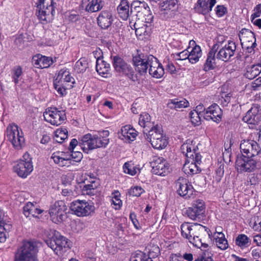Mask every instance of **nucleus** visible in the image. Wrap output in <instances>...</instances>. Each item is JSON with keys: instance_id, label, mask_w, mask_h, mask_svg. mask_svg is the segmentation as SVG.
<instances>
[{"instance_id": "obj_7", "label": "nucleus", "mask_w": 261, "mask_h": 261, "mask_svg": "<svg viewBox=\"0 0 261 261\" xmlns=\"http://www.w3.org/2000/svg\"><path fill=\"white\" fill-rule=\"evenodd\" d=\"M70 207L73 214L78 217L89 216L95 211L93 203L85 200H74L71 203Z\"/></svg>"}, {"instance_id": "obj_28", "label": "nucleus", "mask_w": 261, "mask_h": 261, "mask_svg": "<svg viewBox=\"0 0 261 261\" xmlns=\"http://www.w3.org/2000/svg\"><path fill=\"white\" fill-rule=\"evenodd\" d=\"M132 9L131 7L130 10L129 3L127 0H121L117 8L119 16L124 20H126L131 15Z\"/></svg>"}, {"instance_id": "obj_23", "label": "nucleus", "mask_w": 261, "mask_h": 261, "mask_svg": "<svg viewBox=\"0 0 261 261\" xmlns=\"http://www.w3.org/2000/svg\"><path fill=\"white\" fill-rule=\"evenodd\" d=\"M216 3V0H198L195 6V11L203 15L208 14Z\"/></svg>"}, {"instance_id": "obj_37", "label": "nucleus", "mask_w": 261, "mask_h": 261, "mask_svg": "<svg viewBox=\"0 0 261 261\" xmlns=\"http://www.w3.org/2000/svg\"><path fill=\"white\" fill-rule=\"evenodd\" d=\"M260 72L261 63H258L247 66L244 75L246 78L252 80L258 76Z\"/></svg>"}, {"instance_id": "obj_64", "label": "nucleus", "mask_w": 261, "mask_h": 261, "mask_svg": "<svg viewBox=\"0 0 261 261\" xmlns=\"http://www.w3.org/2000/svg\"><path fill=\"white\" fill-rule=\"evenodd\" d=\"M146 257L145 254L142 252L137 253L136 256L131 257L130 261H144Z\"/></svg>"}, {"instance_id": "obj_31", "label": "nucleus", "mask_w": 261, "mask_h": 261, "mask_svg": "<svg viewBox=\"0 0 261 261\" xmlns=\"http://www.w3.org/2000/svg\"><path fill=\"white\" fill-rule=\"evenodd\" d=\"M14 171L22 178H26L33 170V164H16Z\"/></svg>"}, {"instance_id": "obj_12", "label": "nucleus", "mask_w": 261, "mask_h": 261, "mask_svg": "<svg viewBox=\"0 0 261 261\" xmlns=\"http://www.w3.org/2000/svg\"><path fill=\"white\" fill-rule=\"evenodd\" d=\"M55 233L51 239H47L45 242L56 254L61 253L64 248L69 247L68 240L65 237L61 235L58 232L55 231Z\"/></svg>"}, {"instance_id": "obj_58", "label": "nucleus", "mask_w": 261, "mask_h": 261, "mask_svg": "<svg viewBox=\"0 0 261 261\" xmlns=\"http://www.w3.org/2000/svg\"><path fill=\"white\" fill-rule=\"evenodd\" d=\"M71 158L73 162H79L83 158V154L80 151H71Z\"/></svg>"}, {"instance_id": "obj_20", "label": "nucleus", "mask_w": 261, "mask_h": 261, "mask_svg": "<svg viewBox=\"0 0 261 261\" xmlns=\"http://www.w3.org/2000/svg\"><path fill=\"white\" fill-rule=\"evenodd\" d=\"M120 139L126 143L134 141L137 136V132L129 125H126L121 127L118 133Z\"/></svg>"}, {"instance_id": "obj_53", "label": "nucleus", "mask_w": 261, "mask_h": 261, "mask_svg": "<svg viewBox=\"0 0 261 261\" xmlns=\"http://www.w3.org/2000/svg\"><path fill=\"white\" fill-rule=\"evenodd\" d=\"M189 242L192 244L194 246L200 248L203 247V248H207L208 247V245L205 243L203 242L202 241V237L200 238H196L195 237V239L194 241L192 240H188Z\"/></svg>"}, {"instance_id": "obj_1", "label": "nucleus", "mask_w": 261, "mask_h": 261, "mask_svg": "<svg viewBox=\"0 0 261 261\" xmlns=\"http://www.w3.org/2000/svg\"><path fill=\"white\" fill-rule=\"evenodd\" d=\"M242 154L238 156L236 163H248L253 161V163L260 162L254 158L260 151V147L257 143L253 140H244L240 144Z\"/></svg>"}, {"instance_id": "obj_11", "label": "nucleus", "mask_w": 261, "mask_h": 261, "mask_svg": "<svg viewBox=\"0 0 261 261\" xmlns=\"http://www.w3.org/2000/svg\"><path fill=\"white\" fill-rule=\"evenodd\" d=\"M239 37L243 47L246 48L248 53H251L256 47V38L254 34L250 30L243 28L239 32Z\"/></svg>"}, {"instance_id": "obj_14", "label": "nucleus", "mask_w": 261, "mask_h": 261, "mask_svg": "<svg viewBox=\"0 0 261 261\" xmlns=\"http://www.w3.org/2000/svg\"><path fill=\"white\" fill-rule=\"evenodd\" d=\"M204 213V202L201 199L194 200L192 207H189L187 210L188 217L192 220L200 219Z\"/></svg>"}, {"instance_id": "obj_50", "label": "nucleus", "mask_w": 261, "mask_h": 261, "mask_svg": "<svg viewBox=\"0 0 261 261\" xmlns=\"http://www.w3.org/2000/svg\"><path fill=\"white\" fill-rule=\"evenodd\" d=\"M22 73V68L20 66H16L12 70V78L16 85L19 83V78Z\"/></svg>"}, {"instance_id": "obj_63", "label": "nucleus", "mask_w": 261, "mask_h": 261, "mask_svg": "<svg viewBox=\"0 0 261 261\" xmlns=\"http://www.w3.org/2000/svg\"><path fill=\"white\" fill-rule=\"evenodd\" d=\"M206 249L202 250L203 252L200 255V256L198 257V258L203 259H206L210 258H212V257L213 256V254L212 253L211 251H210L209 248L208 247L206 248Z\"/></svg>"}, {"instance_id": "obj_59", "label": "nucleus", "mask_w": 261, "mask_h": 261, "mask_svg": "<svg viewBox=\"0 0 261 261\" xmlns=\"http://www.w3.org/2000/svg\"><path fill=\"white\" fill-rule=\"evenodd\" d=\"M80 15L76 12H71L67 15V19L71 22H76L80 20Z\"/></svg>"}, {"instance_id": "obj_35", "label": "nucleus", "mask_w": 261, "mask_h": 261, "mask_svg": "<svg viewBox=\"0 0 261 261\" xmlns=\"http://www.w3.org/2000/svg\"><path fill=\"white\" fill-rule=\"evenodd\" d=\"M42 211L37 208L33 203L29 202L23 207V214L26 217L31 216L37 217V215L41 214Z\"/></svg>"}, {"instance_id": "obj_26", "label": "nucleus", "mask_w": 261, "mask_h": 261, "mask_svg": "<svg viewBox=\"0 0 261 261\" xmlns=\"http://www.w3.org/2000/svg\"><path fill=\"white\" fill-rule=\"evenodd\" d=\"M189 47L192 48L189 53V61L192 64L197 63L202 55L201 48L199 45H196L195 42L191 40L189 41Z\"/></svg>"}, {"instance_id": "obj_30", "label": "nucleus", "mask_w": 261, "mask_h": 261, "mask_svg": "<svg viewBox=\"0 0 261 261\" xmlns=\"http://www.w3.org/2000/svg\"><path fill=\"white\" fill-rule=\"evenodd\" d=\"M139 124L144 128V133L146 134L145 131L148 132L150 129H152L153 127H155L156 125L151 121V117L150 115L146 112L142 113L140 114L139 119Z\"/></svg>"}, {"instance_id": "obj_6", "label": "nucleus", "mask_w": 261, "mask_h": 261, "mask_svg": "<svg viewBox=\"0 0 261 261\" xmlns=\"http://www.w3.org/2000/svg\"><path fill=\"white\" fill-rule=\"evenodd\" d=\"M6 136L13 147L19 149L25 145V139L21 129L15 123L9 124L6 130Z\"/></svg>"}, {"instance_id": "obj_22", "label": "nucleus", "mask_w": 261, "mask_h": 261, "mask_svg": "<svg viewBox=\"0 0 261 261\" xmlns=\"http://www.w3.org/2000/svg\"><path fill=\"white\" fill-rule=\"evenodd\" d=\"M79 146L84 152L88 153L89 151L96 148V141L92 138V135L87 134L79 140Z\"/></svg>"}, {"instance_id": "obj_46", "label": "nucleus", "mask_w": 261, "mask_h": 261, "mask_svg": "<svg viewBox=\"0 0 261 261\" xmlns=\"http://www.w3.org/2000/svg\"><path fill=\"white\" fill-rule=\"evenodd\" d=\"M182 170L185 174L191 175L199 173L201 171L197 164H184Z\"/></svg>"}, {"instance_id": "obj_13", "label": "nucleus", "mask_w": 261, "mask_h": 261, "mask_svg": "<svg viewBox=\"0 0 261 261\" xmlns=\"http://www.w3.org/2000/svg\"><path fill=\"white\" fill-rule=\"evenodd\" d=\"M219 51L216 55L217 59L224 62L228 61L231 57L234 56L237 48L235 42L228 40L224 45H219Z\"/></svg>"}, {"instance_id": "obj_41", "label": "nucleus", "mask_w": 261, "mask_h": 261, "mask_svg": "<svg viewBox=\"0 0 261 261\" xmlns=\"http://www.w3.org/2000/svg\"><path fill=\"white\" fill-rule=\"evenodd\" d=\"M236 245L242 249L249 247L251 244V240L244 234H240L236 238Z\"/></svg>"}, {"instance_id": "obj_4", "label": "nucleus", "mask_w": 261, "mask_h": 261, "mask_svg": "<svg viewBox=\"0 0 261 261\" xmlns=\"http://www.w3.org/2000/svg\"><path fill=\"white\" fill-rule=\"evenodd\" d=\"M182 236L187 240L194 241L195 237L200 238L208 234L210 230L206 227L197 223L184 222L180 226Z\"/></svg>"}, {"instance_id": "obj_2", "label": "nucleus", "mask_w": 261, "mask_h": 261, "mask_svg": "<svg viewBox=\"0 0 261 261\" xmlns=\"http://www.w3.org/2000/svg\"><path fill=\"white\" fill-rule=\"evenodd\" d=\"M74 78L67 69H62L58 72L54 80V86L58 94L61 96L67 94L66 90L73 87Z\"/></svg>"}, {"instance_id": "obj_60", "label": "nucleus", "mask_w": 261, "mask_h": 261, "mask_svg": "<svg viewBox=\"0 0 261 261\" xmlns=\"http://www.w3.org/2000/svg\"><path fill=\"white\" fill-rule=\"evenodd\" d=\"M62 155H63V154L59 152H55L53 154L51 158L53 159L55 163L63 162L65 160V159L61 156Z\"/></svg>"}, {"instance_id": "obj_15", "label": "nucleus", "mask_w": 261, "mask_h": 261, "mask_svg": "<svg viewBox=\"0 0 261 261\" xmlns=\"http://www.w3.org/2000/svg\"><path fill=\"white\" fill-rule=\"evenodd\" d=\"M177 192L179 195L185 199L191 197L194 192V188L189 180L180 177L175 182Z\"/></svg>"}, {"instance_id": "obj_48", "label": "nucleus", "mask_w": 261, "mask_h": 261, "mask_svg": "<svg viewBox=\"0 0 261 261\" xmlns=\"http://www.w3.org/2000/svg\"><path fill=\"white\" fill-rule=\"evenodd\" d=\"M113 196L111 199V204L115 210H119L122 205V202L120 199V193L118 191H115L112 193Z\"/></svg>"}, {"instance_id": "obj_16", "label": "nucleus", "mask_w": 261, "mask_h": 261, "mask_svg": "<svg viewBox=\"0 0 261 261\" xmlns=\"http://www.w3.org/2000/svg\"><path fill=\"white\" fill-rule=\"evenodd\" d=\"M151 55H139L133 57V64L136 70L141 74L146 73L149 67L150 57H153Z\"/></svg>"}, {"instance_id": "obj_55", "label": "nucleus", "mask_w": 261, "mask_h": 261, "mask_svg": "<svg viewBox=\"0 0 261 261\" xmlns=\"http://www.w3.org/2000/svg\"><path fill=\"white\" fill-rule=\"evenodd\" d=\"M215 13L218 17H223L227 13V9L224 5H217L215 9Z\"/></svg>"}, {"instance_id": "obj_49", "label": "nucleus", "mask_w": 261, "mask_h": 261, "mask_svg": "<svg viewBox=\"0 0 261 261\" xmlns=\"http://www.w3.org/2000/svg\"><path fill=\"white\" fill-rule=\"evenodd\" d=\"M256 164H236V168L240 173L243 172H251L256 168Z\"/></svg>"}, {"instance_id": "obj_52", "label": "nucleus", "mask_w": 261, "mask_h": 261, "mask_svg": "<svg viewBox=\"0 0 261 261\" xmlns=\"http://www.w3.org/2000/svg\"><path fill=\"white\" fill-rule=\"evenodd\" d=\"M191 122L195 125H198L201 123V118L203 116L194 111H191L190 113Z\"/></svg>"}, {"instance_id": "obj_38", "label": "nucleus", "mask_w": 261, "mask_h": 261, "mask_svg": "<svg viewBox=\"0 0 261 261\" xmlns=\"http://www.w3.org/2000/svg\"><path fill=\"white\" fill-rule=\"evenodd\" d=\"M168 107L170 109H181L185 108L189 106V103L188 100L185 99H170L168 102Z\"/></svg>"}, {"instance_id": "obj_33", "label": "nucleus", "mask_w": 261, "mask_h": 261, "mask_svg": "<svg viewBox=\"0 0 261 261\" xmlns=\"http://www.w3.org/2000/svg\"><path fill=\"white\" fill-rule=\"evenodd\" d=\"M172 170L170 164H153L151 172L153 174L164 176Z\"/></svg>"}, {"instance_id": "obj_57", "label": "nucleus", "mask_w": 261, "mask_h": 261, "mask_svg": "<svg viewBox=\"0 0 261 261\" xmlns=\"http://www.w3.org/2000/svg\"><path fill=\"white\" fill-rule=\"evenodd\" d=\"M190 47H188L186 49L178 53L176 55V59L179 60H189V53L190 52Z\"/></svg>"}, {"instance_id": "obj_8", "label": "nucleus", "mask_w": 261, "mask_h": 261, "mask_svg": "<svg viewBox=\"0 0 261 261\" xmlns=\"http://www.w3.org/2000/svg\"><path fill=\"white\" fill-rule=\"evenodd\" d=\"M196 148L195 142L190 139L181 145V151L186 157L185 163H198L201 162V155L196 153Z\"/></svg>"}, {"instance_id": "obj_47", "label": "nucleus", "mask_w": 261, "mask_h": 261, "mask_svg": "<svg viewBox=\"0 0 261 261\" xmlns=\"http://www.w3.org/2000/svg\"><path fill=\"white\" fill-rule=\"evenodd\" d=\"M88 67V60L86 58H80L75 63L74 70L79 73L84 72Z\"/></svg>"}, {"instance_id": "obj_25", "label": "nucleus", "mask_w": 261, "mask_h": 261, "mask_svg": "<svg viewBox=\"0 0 261 261\" xmlns=\"http://www.w3.org/2000/svg\"><path fill=\"white\" fill-rule=\"evenodd\" d=\"M112 21V13L108 10L102 11L97 18V24L102 29H106L110 27Z\"/></svg>"}, {"instance_id": "obj_56", "label": "nucleus", "mask_w": 261, "mask_h": 261, "mask_svg": "<svg viewBox=\"0 0 261 261\" xmlns=\"http://www.w3.org/2000/svg\"><path fill=\"white\" fill-rule=\"evenodd\" d=\"M143 192H144V189L140 186H135L132 188L129 191L130 195L136 197L140 196Z\"/></svg>"}, {"instance_id": "obj_27", "label": "nucleus", "mask_w": 261, "mask_h": 261, "mask_svg": "<svg viewBox=\"0 0 261 261\" xmlns=\"http://www.w3.org/2000/svg\"><path fill=\"white\" fill-rule=\"evenodd\" d=\"M33 63L38 68H46L49 67L53 63L51 58L37 55L33 58Z\"/></svg>"}, {"instance_id": "obj_17", "label": "nucleus", "mask_w": 261, "mask_h": 261, "mask_svg": "<svg viewBox=\"0 0 261 261\" xmlns=\"http://www.w3.org/2000/svg\"><path fill=\"white\" fill-rule=\"evenodd\" d=\"M261 120V109L258 104L252 105L251 108L247 111L242 120L250 124H257Z\"/></svg>"}, {"instance_id": "obj_54", "label": "nucleus", "mask_w": 261, "mask_h": 261, "mask_svg": "<svg viewBox=\"0 0 261 261\" xmlns=\"http://www.w3.org/2000/svg\"><path fill=\"white\" fill-rule=\"evenodd\" d=\"M250 226L255 231H260L261 218L258 217H255L254 219L250 222Z\"/></svg>"}, {"instance_id": "obj_24", "label": "nucleus", "mask_w": 261, "mask_h": 261, "mask_svg": "<svg viewBox=\"0 0 261 261\" xmlns=\"http://www.w3.org/2000/svg\"><path fill=\"white\" fill-rule=\"evenodd\" d=\"M55 13L54 6L37 8L36 15L41 21L47 22L53 19Z\"/></svg>"}, {"instance_id": "obj_40", "label": "nucleus", "mask_w": 261, "mask_h": 261, "mask_svg": "<svg viewBox=\"0 0 261 261\" xmlns=\"http://www.w3.org/2000/svg\"><path fill=\"white\" fill-rule=\"evenodd\" d=\"M11 225L3 220V216L0 214V242H4L6 239V231L11 228Z\"/></svg>"}, {"instance_id": "obj_19", "label": "nucleus", "mask_w": 261, "mask_h": 261, "mask_svg": "<svg viewBox=\"0 0 261 261\" xmlns=\"http://www.w3.org/2000/svg\"><path fill=\"white\" fill-rule=\"evenodd\" d=\"M222 114V111L220 107L216 103H213L206 109L204 119L219 123L221 120Z\"/></svg>"}, {"instance_id": "obj_34", "label": "nucleus", "mask_w": 261, "mask_h": 261, "mask_svg": "<svg viewBox=\"0 0 261 261\" xmlns=\"http://www.w3.org/2000/svg\"><path fill=\"white\" fill-rule=\"evenodd\" d=\"M90 184L85 185L82 189L84 194L92 196L97 193V188L100 186L99 180H92Z\"/></svg>"}, {"instance_id": "obj_3", "label": "nucleus", "mask_w": 261, "mask_h": 261, "mask_svg": "<svg viewBox=\"0 0 261 261\" xmlns=\"http://www.w3.org/2000/svg\"><path fill=\"white\" fill-rule=\"evenodd\" d=\"M38 251L36 242L24 241L15 254V261H38Z\"/></svg>"}, {"instance_id": "obj_51", "label": "nucleus", "mask_w": 261, "mask_h": 261, "mask_svg": "<svg viewBox=\"0 0 261 261\" xmlns=\"http://www.w3.org/2000/svg\"><path fill=\"white\" fill-rule=\"evenodd\" d=\"M134 164H124L123 169L125 173L132 176L135 175L139 171V168L134 166Z\"/></svg>"}, {"instance_id": "obj_29", "label": "nucleus", "mask_w": 261, "mask_h": 261, "mask_svg": "<svg viewBox=\"0 0 261 261\" xmlns=\"http://www.w3.org/2000/svg\"><path fill=\"white\" fill-rule=\"evenodd\" d=\"M109 132L103 130L97 134L92 135V138L96 141L97 148H105L109 143Z\"/></svg>"}, {"instance_id": "obj_9", "label": "nucleus", "mask_w": 261, "mask_h": 261, "mask_svg": "<svg viewBox=\"0 0 261 261\" xmlns=\"http://www.w3.org/2000/svg\"><path fill=\"white\" fill-rule=\"evenodd\" d=\"M43 116L46 121L57 126L62 124L66 119L65 111L56 107L48 108L44 112Z\"/></svg>"}, {"instance_id": "obj_32", "label": "nucleus", "mask_w": 261, "mask_h": 261, "mask_svg": "<svg viewBox=\"0 0 261 261\" xmlns=\"http://www.w3.org/2000/svg\"><path fill=\"white\" fill-rule=\"evenodd\" d=\"M96 70L99 75L107 77L110 70V64L98 57L96 59Z\"/></svg>"}, {"instance_id": "obj_39", "label": "nucleus", "mask_w": 261, "mask_h": 261, "mask_svg": "<svg viewBox=\"0 0 261 261\" xmlns=\"http://www.w3.org/2000/svg\"><path fill=\"white\" fill-rule=\"evenodd\" d=\"M215 52L212 50H211L207 57V59L205 62L203 67V70L205 71L212 70L215 68Z\"/></svg>"}, {"instance_id": "obj_42", "label": "nucleus", "mask_w": 261, "mask_h": 261, "mask_svg": "<svg viewBox=\"0 0 261 261\" xmlns=\"http://www.w3.org/2000/svg\"><path fill=\"white\" fill-rule=\"evenodd\" d=\"M68 131L65 128H58L54 133V140L59 143H62L67 138Z\"/></svg>"}, {"instance_id": "obj_61", "label": "nucleus", "mask_w": 261, "mask_h": 261, "mask_svg": "<svg viewBox=\"0 0 261 261\" xmlns=\"http://www.w3.org/2000/svg\"><path fill=\"white\" fill-rule=\"evenodd\" d=\"M37 8L39 7H48L50 6H54L53 0H39L38 3H37Z\"/></svg>"}, {"instance_id": "obj_21", "label": "nucleus", "mask_w": 261, "mask_h": 261, "mask_svg": "<svg viewBox=\"0 0 261 261\" xmlns=\"http://www.w3.org/2000/svg\"><path fill=\"white\" fill-rule=\"evenodd\" d=\"M150 59L151 60L148 59L150 61L148 68L149 74L156 79L162 77L165 73L163 66L155 57H150Z\"/></svg>"}, {"instance_id": "obj_45", "label": "nucleus", "mask_w": 261, "mask_h": 261, "mask_svg": "<svg viewBox=\"0 0 261 261\" xmlns=\"http://www.w3.org/2000/svg\"><path fill=\"white\" fill-rule=\"evenodd\" d=\"M178 7V0H165L160 4L162 11H173Z\"/></svg>"}, {"instance_id": "obj_44", "label": "nucleus", "mask_w": 261, "mask_h": 261, "mask_svg": "<svg viewBox=\"0 0 261 261\" xmlns=\"http://www.w3.org/2000/svg\"><path fill=\"white\" fill-rule=\"evenodd\" d=\"M132 9H134L136 12L145 13L148 12L149 7L145 2L136 1L132 3Z\"/></svg>"}, {"instance_id": "obj_36", "label": "nucleus", "mask_w": 261, "mask_h": 261, "mask_svg": "<svg viewBox=\"0 0 261 261\" xmlns=\"http://www.w3.org/2000/svg\"><path fill=\"white\" fill-rule=\"evenodd\" d=\"M103 3L102 0H87L85 10L89 13L97 12L102 8Z\"/></svg>"}, {"instance_id": "obj_18", "label": "nucleus", "mask_w": 261, "mask_h": 261, "mask_svg": "<svg viewBox=\"0 0 261 261\" xmlns=\"http://www.w3.org/2000/svg\"><path fill=\"white\" fill-rule=\"evenodd\" d=\"M112 59L113 66L117 72L123 73L128 76H133L134 71L133 68L122 58L118 56H115L113 57Z\"/></svg>"}, {"instance_id": "obj_5", "label": "nucleus", "mask_w": 261, "mask_h": 261, "mask_svg": "<svg viewBox=\"0 0 261 261\" xmlns=\"http://www.w3.org/2000/svg\"><path fill=\"white\" fill-rule=\"evenodd\" d=\"M146 137L147 140L151 143L154 149H163L168 144L167 137L163 133L162 127L158 124L146 133Z\"/></svg>"}, {"instance_id": "obj_62", "label": "nucleus", "mask_w": 261, "mask_h": 261, "mask_svg": "<svg viewBox=\"0 0 261 261\" xmlns=\"http://www.w3.org/2000/svg\"><path fill=\"white\" fill-rule=\"evenodd\" d=\"M254 12L251 16V18L254 20L261 15V4L257 5L253 10Z\"/></svg>"}, {"instance_id": "obj_43", "label": "nucleus", "mask_w": 261, "mask_h": 261, "mask_svg": "<svg viewBox=\"0 0 261 261\" xmlns=\"http://www.w3.org/2000/svg\"><path fill=\"white\" fill-rule=\"evenodd\" d=\"M218 235L215 237L217 246L221 250H224L228 248V244L224 233L221 231H217Z\"/></svg>"}, {"instance_id": "obj_10", "label": "nucleus", "mask_w": 261, "mask_h": 261, "mask_svg": "<svg viewBox=\"0 0 261 261\" xmlns=\"http://www.w3.org/2000/svg\"><path fill=\"white\" fill-rule=\"evenodd\" d=\"M67 207L64 201H56L52 204L49 210V214L51 221L56 224L62 222L66 217Z\"/></svg>"}]
</instances>
